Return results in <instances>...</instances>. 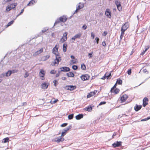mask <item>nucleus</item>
<instances>
[{"instance_id":"393cba45","label":"nucleus","mask_w":150,"mask_h":150,"mask_svg":"<svg viewBox=\"0 0 150 150\" xmlns=\"http://www.w3.org/2000/svg\"><path fill=\"white\" fill-rule=\"evenodd\" d=\"M82 36V34L79 33L77 34H76L74 36L76 39L79 38Z\"/></svg>"},{"instance_id":"a878e982","label":"nucleus","mask_w":150,"mask_h":150,"mask_svg":"<svg viewBox=\"0 0 150 150\" xmlns=\"http://www.w3.org/2000/svg\"><path fill=\"white\" fill-rule=\"evenodd\" d=\"M71 126L70 125L67 127L65 128L64 130L63 131L64 132H67L68 130H69V129H71Z\"/></svg>"},{"instance_id":"6ab92c4d","label":"nucleus","mask_w":150,"mask_h":150,"mask_svg":"<svg viewBox=\"0 0 150 150\" xmlns=\"http://www.w3.org/2000/svg\"><path fill=\"white\" fill-rule=\"evenodd\" d=\"M83 117V115L82 114H79L75 117L76 118L77 120H79Z\"/></svg>"},{"instance_id":"4d7b16f0","label":"nucleus","mask_w":150,"mask_h":150,"mask_svg":"<svg viewBox=\"0 0 150 150\" xmlns=\"http://www.w3.org/2000/svg\"><path fill=\"white\" fill-rule=\"evenodd\" d=\"M56 72V71H55L54 70H52L50 71V73L51 74H55V72Z\"/></svg>"},{"instance_id":"052dcab7","label":"nucleus","mask_w":150,"mask_h":150,"mask_svg":"<svg viewBox=\"0 0 150 150\" xmlns=\"http://www.w3.org/2000/svg\"><path fill=\"white\" fill-rule=\"evenodd\" d=\"M29 74L28 73H27V72H26V73H25L24 76V77L25 78H27L29 76Z\"/></svg>"},{"instance_id":"4468645a","label":"nucleus","mask_w":150,"mask_h":150,"mask_svg":"<svg viewBox=\"0 0 150 150\" xmlns=\"http://www.w3.org/2000/svg\"><path fill=\"white\" fill-rule=\"evenodd\" d=\"M37 0H31L27 4V6H32L37 2Z\"/></svg>"},{"instance_id":"423d86ee","label":"nucleus","mask_w":150,"mask_h":150,"mask_svg":"<svg viewBox=\"0 0 150 150\" xmlns=\"http://www.w3.org/2000/svg\"><path fill=\"white\" fill-rule=\"evenodd\" d=\"M89 76L87 74L83 75L81 76V78L83 81L87 80L89 79Z\"/></svg>"},{"instance_id":"de8ad7c7","label":"nucleus","mask_w":150,"mask_h":150,"mask_svg":"<svg viewBox=\"0 0 150 150\" xmlns=\"http://www.w3.org/2000/svg\"><path fill=\"white\" fill-rule=\"evenodd\" d=\"M99 40V39L98 38L96 37L95 39V42L96 41V42H97V43L98 44Z\"/></svg>"},{"instance_id":"3c124183","label":"nucleus","mask_w":150,"mask_h":150,"mask_svg":"<svg viewBox=\"0 0 150 150\" xmlns=\"http://www.w3.org/2000/svg\"><path fill=\"white\" fill-rule=\"evenodd\" d=\"M127 72L129 75H130L132 73L131 69H130L128 70L127 71Z\"/></svg>"},{"instance_id":"13d9d810","label":"nucleus","mask_w":150,"mask_h":150,"mask_svg":"<svg viewBox=\"0 0 150 150\" xmlns=\"http://www.w3.org/2000/svg\"><path fill=\"white\" fill-rule=\"evenodd\" d=\"M9 2V0H4L3 2V4H5L6 2Z\"/></svg>"},{"instance_id":"1a4fd4ad","label":"nucleus","mask_w":150,"mask_h":150,"mask_svg":"<svg viewBox=\"0 0 150 150\" xmlns=\"http://www.w3.org/2000/svg\"><path fill=\"white\" fill-rule=\"evenodd\" d=\"M64 140V138L61 137H59V138H56L54 140V141L59 143L60 142H63Z\"/></svg>"},{"instance_id":"603ef678","label":"nucleus","mask_w":150,"mask_h":150,"mask_svg":"<svg viewBox=\"0 0 150 150\" xmlns=\"http://www.w3.org/2000/svg\"><path fill=\"white\" fill-rule=\"evenodd\" d=\"M87 26H86V24H84V25L82 27V28L84 30H85L87 28Z\"/></svg>"},{"instance_id":"c85d7f7f","label":"nucleus","mask_w":150,"mask_h":150,"mask_svg":"<svg viewBox=\"0 0 150 150\" xmlns=\"http://www.w3.org/2000/svg\"><path fill=\"white\" fill-rule=\"evenodd\" d=\"M49 55H47L42 57V59L44 61H46L50 57Z\"/></svg>"},{"instance_id":"4be33fe9","label":"nucleus","mask_w":150,"mask_h":150,"mask_svg":"<svg viewBox=\"0 0 150 150\" xmlns=\"http://www.w3.org/2000/svg\"><path fill=\"white\" fill-rule=\"evenodd\" d=\"M66 74L69 77H73L74 76V74L71 72H69V73H67Z\"/></svg>"},{"instance_id":"e433bc0d","label":"nucleus","mask_w":150,"mask_h":150,"mask_svg":"<svg viewBox=\"0 0 150 150\" xmlns=\"http://www.w3.org/2000/svg\"><path fill=\"white\" fill-rule=\"evenodd\" d=\"M70 62L71 63H72V64H76L77 62V61L76 59H75V60L72 59L70 61Z\"/></svg>"},{"instance_id":"338daca9","label":"nucleus","mask_w":150,"mask_h":150,"mask_svg":"<svg viewBox=\"0 0 150 150\" xmlns=\"http://www.w3.org/2000/svg\"><path fill=\"white\" fill-rule=\"evenodd\" d=\"M106 78H107V79H110L111 78V77H110L108 76V75H107V74H106Z\"/></svg>"},{"instance_id":"cd10ccee","label":"nucleus","mask_w":150,"mask_h":150,"mask_svg":"<svg viewBox=\"0 0 150 150\" xmlns=\"http://www.w3.org/2000/svg\"><path fill=\"white\" fill-rule=\"evenodd\" d=\"M93 95H94V93L92 92H91L87 95V98H89Z\"/></svg>"},{"instance_id":"a18cd8bd","label":"nucleus","mask_w":150,"mask_h":150,"mask_svg":"<svg viewBox=\"0 0 150 150\" xmlns=\"http://www.w3.org/2000/svg\"><path fill=\"white\" fill-rule=\"evenodd\" d=\"M115 4L117 6L120 5V2L117 1H115Z\"/></svg>"},{"instance_id":"79ce46f5","label":"nucleus","mask_w":150,"mask_h":150,"mask_svg":"<svg viewBox=\"0 0 150 150\" xmlns=\"http://www.w3.org/2000/svg\"><path fill=\"white\" fill-rule=\"evenodd\" d=\"M143 72L144 73L148 74L149 72L146 69H144L142 70Z\"/></svg>"},{"instance_id":"680f3d73","label":"nucleus","mask_w":150,"mask_h":150,"mask_svg":"<svg viewBox=\"0 0 150 150\" xmlns=\"http://www.w3.org/2000/svg\"><path fill=\"white\" fill-rule=\"evenodd\" d=\"M66 133L64 131L62 132V133L61 137L64 136L66 134Z\"/></svg>"},{"instance_id":"c03bdc74","label":"nucleus","mask_w":150,"mask_h":150,"mask_svg":"<svg viewBox=\"0 0 150 150\" xmlns=\"http://www.w3.org/2000/svg\"><path fill=\"white\" fill-rule=\"evenodd\" d=\"M24 11V8H23L22 10H21V12L17 15L16 17H18V16L20 15L21 14H22L23 13Z\"/></svg>"},{"instance_id":"6e6552de","label":"nucleus","mask_w":150,"mask_h":150,"mask_svg":"<svg viewBox=\"0 0 150 150\" xmlns=\"http://www.w3.org/2000/svg\"><path fill=\"white\" fill-rule=\"evenodd\" d=\"M122 142H117L112 144V146L114 147H119L121 146Z\"/></svg>"},{"instance_id":"774afa93","label":"nucleus","mask_w":150,"mask_h":150,"mask_svg":"<svg viewBox=\"0 0 150 150\" xmlns=\"http://www.w3.org/2000/svg\"><path fill=\"white\" fill-rule=\"evenodd\" d=\"M102 45L103 46H105L106 45V43L105 41H103L102 43Z\"/></svg>"},{"instance_id":"09e8293b","label":"nucleus","mask_w":150,"mask_h":150,"mask_svg":"<svg viewBox=\"0 0 150 150\" xmlns=\"http://www.w3.org/2000/svg\"><path fill=\"white\" fill-rule=\"evenodd\" d=\"M121 35L123 36V35L124 34V32L125 30H122V29H121Z\"/></svg>"},{"instance_id":"f3484780","label":"nucleus","mask_w":150,"mask_h":150,"mask_svg":"<svg viewBox=\"0 0 150 150\" xmlns=\"http://www.w3.org/2000/svg\"><path fill=\"white\" fill-rule=\"evenodd\" d=\"M142 107L141 105H136V106L134 107V109L136 111H137L140 110Z\"/></svg>"},{"instance_id":"aec40b11","label":"nucleus","mask_w":150,"mask_h":150,"mask_svg":"<svg viewBox=\"0 0 150 150\" xmlns=\"http://www.w3.org/2000/svg\"><path fill=\"white\" fill-rule=\"evenodd\" d=\"M41 86L42 88L46 89L48 87V85H47L46 83H44L42 84L41 85Z\"/></svg>"},{"instance_id":"c756f323","label":"nucleus","mask_w":150,"mask_h":150,"mask_svg":"<svg viewBox=\"0 0 150 150\" xmlns=\"http://www.w3.org/2000/svg\"><path fill=\"white\" fill-rule=\"evenodd\" d=\"M122 80L119 79H117L116 83H117L118 84L120 85L122 83Z\"/></svg>"},{"instance_id":"a211bd4d","label":"nucleus","mask_w":150,"mask_h":150,"mask_svg":"<svg viewBox=\"0 0 150 150\" xmlns=\"http://www.w3.org/2000/svg\"><path fill=\"white\" fill-rule=\"evenodd\" d=\"M92 107L90 106H89L87 107H86L84 109V110H86L88 112H91L92 111Z\"/></svg>"},{"instance_id":"c9c22d12","label":"nucleus","mask_w":150,"mask_h":150,"mask_svg":"<svg viewBox=\"0 0 150 150\" xmlns=\"http://www.w3.org/2000/svg\"><path fill=\"white\" fill-rule=\"evenodd\" d=\"M14 22V21L12 20L9 22L7 25V27H8L11 25Z\"/></svg>"},{"instance_id":"69168bd1","label":"nucleus","mask_w":150,"mask_h":150,"mask_svg":"<svg viewBox=\"0 0 150 150\" xmlns=\"http://www.w3.org/2000/svg\"><path fill=\"white\" fill-rule=\"evenodd\" d=\"M106 78V74H105L104 76H103L101 78V79L104 80Z\"/></svg>"},{"instance_id":"e2e57ef3","label":"nucleus","mask_w":150,"mask_h":150,"mask_svg":"<svg viewBox=\"0 0 150 150\" xmlns=\"http://www.w3.org/2000/svg\"><path fill=\"white\" fill-rule=\"evenodd\" d=\"M92 53H90L88 54V56H89V58H91L92 57Z\"/></svg>"},{"instance_id":"f8f14e48","label":"nucleus","mask_w":150,"mask_h":150,"mask_svg":"<svg viewBox=\"0 0 150 150\" xmlns=\"http://www.w3.org/2000/svg\"><path fill=\"white\" fill-rule=\"evenodd\" d=\"M61 71H62L67 72L70 71L69 67H63L60 68Z\"/></svg>"},{"instance_id":"2eb2a0df","label":"nucleus","mask_w":150,"mask_h":150,"mask_svg":"<svg viewBox=\"0 0 150 150\" xmlns=\"http://www.w3.org/2000/svg\"><path fill=\"white\" fill-rule=\"evenodd\" d=\"M45 74V72L43 69H41L39 73L40 76L42 78H44Z\"/></svg>"},{"instance_id":"20e7f679","label":"nucleus","mask_w":150,"mask_h":150,"mask_svg":"<svg viewBox=\"0 0 150 150\" xmlns=\"http://www.w3.org/2000/svg\"><path fill=\"white\" fill-rule=\"evenodd\" d=\"M17 4L15 3L10 4L9 6L6 7V10L7 11H9L11 9L14 8L16 6Z\"/></svg>"},{"instance_id":"dca6fc26","label":"nucleus","mask_w":150,"mask_h":150,"mask_svg":"<svg viewBox=\"0 0 150 150\" xmlns=\"http://www.w3.org/2000/svg\"><path fill=\"white\" fill-rule=\"evenodd\" d=\"M128 96L127 95H123L121 98V100L122 102H124L127 98Z\"/></svg>"},{"instance_id":"5fc2aeb1","label":"nucleus","mask_w":150,"mask_h":150,"mask_svg":"<svg viewBox=\"0 0 150 150\" xmlns=\"http://www.w3.org/2000/svg\"><path fill=\"white\" fill-rule=\"evenodd\" d=\"M5 74L4 73H3L0 75V78H3L4 77Z\"/></svg>"},{"instance_id":"5701e85b","label":"nucleus","mask_w":150,"mask_h":150,"mask_svg":"<svg viewBox=\"0 0 150 150\" xmlns=\"http://www.w3.org/2000/svg\"><path fill=\"white\" fill-rule=\"evenodd\" d=\"M67 45L66 44L64 43L63 45V49L64 52H65L67 51Z\"/></svg>"},{"instance_id":"0e129e2a","label":"nucleus","mask_w":150,"mask_h":150,"mask_svg":"<svg viewBox=\"0 0 150 150\" xmlns=\"http://www.w3.org/2000/svg\"><path fill=\"white\" fill-rule=\"evenodd\" d=\"M91 36L92 37L93 39H94L95 37V35L93 33H91Z\"/></svg>"},{"instance_id":"f03ea898","label":"nucleus","mask_w":150,"mask_h":150,"mask_svg":"<svg viewBox=\"0 0 150 150\" xmlns=\"http://www.w3.org/2000/svg\"><path fill=\"white\" fill-rule=\"evenodd\" d=\"M61 58L59 55L56 54V58L54 62V64L55 65L56 64H58L59 62L61 61Z\"/></svg>"},{"instance_id":"8fccbe9b","label":"nucleus","mask_w":150,"mask_h":150,"mask_svg":"<svg viewBox=\"0 0 150 150\" xmlns=\"http://www.w3.org/2000/svg\"><path fill=\"white\" fill-rule=\"evenodd\" d=\"M67 123H64L61 125V126L62 127H64L67 125Z\"/></svg>"},{"instance_id":"ddd939ff","label":"nucleus","mask_w":150,"mask_h":150,"mask_svg":"<svg viewBox=\"0 0 150 150\" xmlns=\"http://www.w3.org/2000/svg\"><path fill=\"white\" fill-rule=\"evenodd\" d=\"M148 101V99L146 98H144L143 100V105L144 107L146 106L147 104L148 103L147 102Z\"/></svg>"},{"instance_id":"0eeeda50","label":"nucleus","mask_w":150,"mask_h":150,"mask_svg":"<svg viewBox=\"0 0 150 150\" xmlns=\"http://www.w3.org/2000/svg\"><path fill=\"white\" fill-rule=\"evenodd\" d=\"M105 15L109 18H111V12L109 9H106L105 11Z\"/></svg>"},{"instance_id":"bf43d9fd","label":"nucleus","mask_w":150,"mask_h":150,"mask_svg":"<svg viewBox=\"0 0 150 150\" xmlns=\"http://www.w3.org/2000/svg\"><path fill=\"white\" fill-rule=\"evenodd\" d=\"M53 82L54 84V86H57V84H56V83L57 82V81L56 80H54L53 81Z\"/></svg>"},{"instance_id":"6e6d98bb","label":"nucleus","mask_w":150,"mask_h":150,"mask_svg":"<svg viewBox=\"0 0 150 150\" xmlns=\"http://www.w3.org/2000/svg\"><path fill=\"white\" fill-rule=\"evenodd\" d=\"M107 33H107V32H106V31H105L103 33L102 35L103 36H105L107 35Z\"/></svg>"},{"instance_id":"37998d69","label":"nucleus","mask_w":150,"mask_h":150,"mask_svg":"<svg viewBox=\"0 0 150 150\" xmlns=\"http://www.w3.org/2000/svg\"><path fill=\"white\" fill-rule=\"evenodd\" d=\"M58 50V49L57 48H56V49H55L54 48H53V49L52 50H53V52L54 54H55L56 55V54L55 52H57Z\"/></svg>"},{"instance_id":"bb28decb","label":"nucleus","mask_w":150,"mask_h":150,"mask_svg":"<svg viewBox=\"0 0 150 150\" xmlns=\"http://www.w3.org/2000/svg\"><path fill=\"white\" fill-rule=\"evenodd\" d=\"M113 92H112V93H115V94H117L120 91V90L117 88H116L113 90Z\"/></svg>"},{"instance_id":"a19ab883","label":"nucleus","mask_w":150,"mask_h":150,"mask_svg":"<svg viewBox=\"0 0 150 150\" xmlns=\"http://www.w3.org/2000/svg\"><path fill=\"white\" fill-rule=\"evenodd\" d=\"M117 9L119 11H121L122 10V8L121 5L117 6Z\"/></svg>"},{"instance_id":"412c9836","label":"nucleus","mask_w":150,"mask_h":150,"mask_svg":"<svg viewBox=\"0 0 150 150\" xmlns=\"http://www.w3.org/2000/svg\"><path fill=\"white\" fill-rule=\"evenodd\" d=\"M79 5L77 7H76V8H77L78 9L80 10L84 7V5L83 4L79 3Z\"/></svg>"},{"instance_id":"9d476101","label":"nucleus","mask_w":150,"mask_h":150,"mask_svg":"<svg viewBox=\"0 0 150 150\" xmlns=\"http://www.w3.org/2000/svg\"><path fill=\"white\" fill-rule=\"evenodd\" d=\"M43 51V49L42 48L40 49V50L37 51L35 52L34 53H33V55L34 57H36L38 55L40 54Z\"/></svg>"},{"instance_id":"ea45409f","label":"nucleus","mask_w":150,"mask_h":150,"mask_svg":"<svg viewBox=\"0 0 150 150\" xmlns=\"http://www.w3.org/2000/svg\"><path fill=\"white\" fill-rule=\"evenodd\" d=\"M72 68L75 70H76L78 68V66L75 65H73L72 66Z\"/></svg>"},{"instance_id":"9b49d317","label":"nucleus","mask_w":150,"mask_h":150,"mask_svg":"<svg viewBox=\"0 0 150 150\" xmlns=\"http://www.w3.org/2000/svg\"><path fill=\"white\" fill-rule=\"evenodd\" d=\"M129 25L128 22H126L123 25L121 28L122 30H126L129 27Z\"/></svg>"},{"instance_id":"39448f33","label":"nucleus","mask_w":150,"mask_h":150,"mask_svg":"<svg viewBox=\"0 0 150 150\" xmlns=\"http://www.w3.org/2000/svg\"><path fill=\"white\" fill-rule=\"evenodd\" d=\"M76 87L75 86L72 85L66 86L64 88L67 90L70 91H73L76 88Z\"/></svg>"},{"instance_id":"864d4df0","label":"nucleus","mask_w":150,"mask_h":150,"mask_svg":"<svg viewBox=\"0 0 150 150\" xmlns=\"http://www.w3.org/2000/svg\"><path fill=\"white\" fill-rule=\"evenodd\" d=\"M106 103V102L105 101H103L101 102L99 104V105H102L105 104Z\"/></svg>"},{"instance_id":"58836bf2","label":"nucleus","mask_w":150,"mask_h":150,"mask_svg":"<svg viewBox=\"0 0 150 150\" xmlns=\"http://www.w3.org/2000/svg\"><path fill=\"white\" fill-rule=\"evenodd\" d=\"M58 101V99H57L56 100H54V101H52V100H51L50 102V103L51 104H54V103H56L57 101Z\"/></svg>"},{"instance_id":"b1692460","label":"nucleus","mask_w":150,"mask_h":150,"mask_svg":"<svg viewBox=\"0 0 150 150\" xmlns=\"http://www.w3.org/2000/svg\"><path fill=\"white\" fill-rule=\"evenodd\" d=\"M9 141V138L7 137L4 139L2 141V142L3 143H6L8 142Z\"/></svg>"},{"instance_id":"7c9ffc66","label":"nucleus","mask_w":150,"mask_h":150,"mask_svg":"<svg viewBox=\"0 0 150 150\" xmlns=\"http://www.w3.org/2000/svg\"><path fill=\"white\" fill-rule=\"evenodd\" d=\"M117 86V83H116L113 86V87L111 88L110 92L112 93V92H113V90Z\"/></svg>"},{"instance_id":"72a5a7b5","label":"nucleus","mask_w":150,"mask_h":150,"mask_svg":"<svg viewBox=\"0 0 150 150\" xmlns=\"http://www.w3.org/2000/svg\"><path fill=\"white\" fill-rule=\"evenodd\" d=\"M11 74V72L10 70H8L5 74V75L6 76H10Z\"/></svg>"},{"instance_id":"49530a36","label":"nucleus","mask_w":150,"mask_h":150,"mask_svg":"<svg viewBox=\"0 0 150 150\" xmlns=\"http://www.w3.org/2000/svg\"><path fill=\"white\" fill-rule=\"evenodd\" d=\"M149 48V47L146 48L145 50L143 52H142L141 54V55H143V54L145 53V52H146L148 49Z\"/></svg>"},{"instance_id":"2f4dec72","label":"nucleus","mask_w":150,"mask_h":150,"mask_svg":"<svg viewBox=\"0 0 150 150\" xmlns=\"http://www.w3.org/2000/svg\"><path fill=\"white\" fill-rule=\"evenodd\" d=\"M10 70L11 72V74H12L16 73L18 71V70L17 69H12Z\"/></svg>"},{"instance_id":"f704fd0d","label":"nucleus","mask_w":150,"mask_h":150,"mask_svg":"<svg viewBox=\"0 0 150 150\" xmlns=\"http://www.w3.org/2000/svg\"><path fill=\"white\" fill-rule=\"evenodd\" d=\"M73 117L74 115L73 114H70L68 116V118L69 120H71L73 119Z\"/></svg>"},{"instance_id":"7ed1b4c3","label":"nucleus","mask_w":150,"mask_h":150,"mask_svg":"<svg viewBox=\"0 0 150 150\" xmlns=\"http://www.w3.org/2000/svg\"><path fill=\"white\" fill-rule=\"evenodd\" d=\"M68 33L67 32H65L64 33L63 35V36L61 38L60 40V42L61 43H62L65 41L67 39V35Z\"/></svg>"},{"instance_id":"4c0bfd02","label":"nucleus","mask_w":150,"mask_h":150,"mask_svg":"<svg viewBox=\"0 0 150 150\" xmlns=\"http://www.w3.org/2000/svg\"><path fill=\"white\" fill-rule=\"evenodd\" d=\"M48 29V28L47 27H45L42 30V33H44Z\"/></svg>"},{"instance_id":"473e14b6","label":"nucleus","mask_w":150,"mask_h":150,"mask_svg":"<svg viewBox=\"0 0 150 150\" xmlns=\"http://www.w3.org/2000/svg\"><path fill=\"white\" fill-rule=\"evenodd\" d=\"M81 68L82 70H85L86 69V65L84 64H81Z\"/></svg>"},{"instance_id":"f257e3e1","label":"nucleus","mask_w":150,"mask_h":150,"mask_svg":"<svg viewBox=\"0 0 150 150\" xmlns=\"http://www.w3.org/2000/svg\"><path fill=\"white\" fill-rule=\"evenodd\" d=\"M67 19V17L65 16L60 17L59 19H57L55 21L54 26L60 22H65Z\"/></svg>"}]
</instances>
